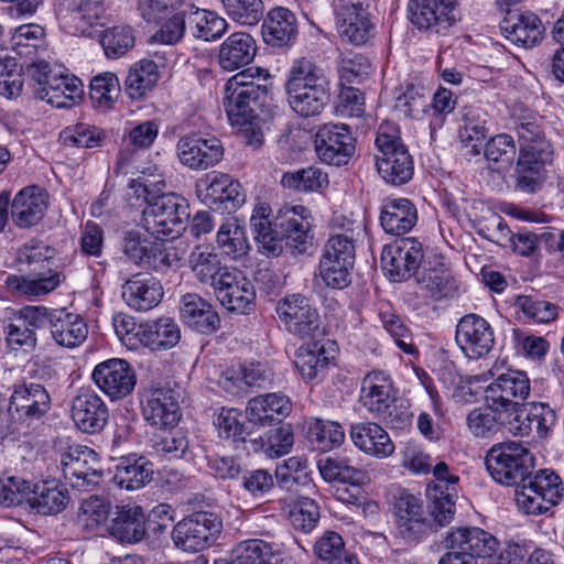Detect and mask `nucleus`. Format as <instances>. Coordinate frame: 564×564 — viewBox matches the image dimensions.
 Masks as SVG:
<instances>
[{
    "instance_id": "obj_1",
    "label": "nucleus",
    "mask_w": 564,
    "mask_h": 564,
    "mask_svg": "<svg viewBox=\"0 0 564 564\" xmlns=\"http://www.w3.org/2000/svg\"><path fill=\"white\" fill-rule=\"evenodd\" d=\"M272 76L265 68H247L234 75L225 86L224 108L243 142L253 150L263 144L259 111L270 99Z\"/></svg>"
},
{
    "instance_id": "obj_2",
    "label": "nucleus",
    "mask_w": 564,
    "mask_h": 564,
    "mask_svg": "<svg viewBox=\"0 0 564 564\" xmlns=\"http://www.w3.org/2000/svg\"><path fill=\"white\" fill-rule=\"evenodd\" d=\"M271 207L258 204L250 217L254 239L268 257H278L283 249L293 253H304L311 239V210L303 205H284L272 223Z\"/></svg>"
},
{
    "instance_id": "obj_3",
    "label": "nucleus",
    "mask_w": 564,
    "mask_h": 564,
    "mask_svg": "<svg viewBox=\"0 0 564 564\" xmlns=\"http://www.w3.org/2000/svg\"><path fill=\"white\" fill-rule=\"evenodd\" d=\"M284 87L289 106L303 118L318 116L330 98V82L311 57L293 61Z\"/></svg>"
},
{
    "instance_id": "obj_4",
    "label": "nucleus",
    "mask_w": 564,
    "mask_h": 564,
    "mask_svg": "<svg viewBox=\"0 0 564 564\" xmlns=\"http://www.w3.org/2000/svg\"><path fill=\"white\" fill-rule=\"evenodd\" d=\"M485 465L496 482L521 489L533 474L534 457L522 443L509 441L492 445Z\"/></svg>"
},
{
    "instance_id": "obj_5",
    "label": "nucleus",
    "mask_w": 564,
    "mask_h": 564,
    "mask_svg": "<svg viewBox=\"0 0 564 564\" xmlns=\"http://www.w3.org/2000/svg\"><path fill=\"white\" fill-rule=\"evenodd\" d=\"M376 145V169L382 180L392 185L408 183L414 173L413 158L398 134V130L389 124H381Z\"/></svg>"
},
{
    "instance_id": "obj_6",
    "label": "nucleus",
    "mask_w": 564,
    "mask_h": 564,
    "mask_svg": "<svg viewBox=\"0 0 564 564\" xmlns=\"http://www.w3.org/2000/svg\"><path fill=\"white\" fill-rule=\"evenodd\" d=\"M142 212L144 229L153 236L177 237L185 230L189 218L186 199L175 193L145 197Z\"/></svg>"
},
{
    "instance_id": "obj_7",
    "label": "nucleus",
    "mask_w": 564,
    "mask_h": 564,
    "mask_svg": "<svg viewBox=\"0 0 564 564\" xmlns=\"http://www.w3.org/2000/svg\"><path fill=\"white\" fill-rule=\"evenodd\" d=\"M563 491L560 476L553 470L542 469L532 474L521 489L516 490V501L527 514H543L561 502Z\"/></svg>"
},
{
    "instance_id": "obj_8",
    "label": "nucleus",
    "mask_w": 564,
    "mask_h": 564,
    "mask_svg": "<svg viewBox=\"0 0 564 564\" xmlns=\"http://www.w3.org/2000/svg\"><path fill=\"white\" fill-rule=\"evenodd\" d=\"M223 530L218 514L197 511L178 521L172 530V540L180 550L189 553L208 549Z\"/></svg>"
},
{
    "instance_id": "obj_9",
    "label": "nucleus",
    "mask_w": 564,
    "mask_h": 564,
    "mask_svg": "<svg viewBox=\"0 0 564 564\" xmlns=\"http://www.w3.org/2000/svg\"><path fill=\"white\" fill-rule=\"evenodd\" d=\"M51 409V397L39 383L15 386L8 404V425L11 431L29 427Z\"/></svg>"
},
{
    "instance_id": "obj_10",
    "label": "nucleus",
    "mask_w": 564,
    "mask_h": 564,
    "mask_svg": "<svg viewBox=\"0 0 564 564\" xmlns=\"http://www.w3.org/2000/svg\"><path fill=\"white\" fill-rule=\"evenodd\" d=\"M457 0H409L406 12L420 32L443 35L456 23Z\"/></svg>"
},
{
    "instance_id": "obj_11",
    "label": "nucleus",
    "mask_w": 564,
    "mask_h": 564,
    "mask_svg": "<svg viewBox=\"0 0 564 564\" xmlns=\"http://www.w3.org/2000/svg\"><path fill=\"white\" fill-rule=\"evenodd\" d=\"M275 312L285 329L299 338H315L322 334L319 313L302 294H291L281 299Z\"/></svg>"
},
{
    "instance_id": "obj_12",
    "label": "nucleus",
    "mask_w": 564,
    "mask_h": 564,
    "mask_svg": "<svg viewBox=\"0 0 564 564\" xmlns=\"http://www.w3.org/2000/svg\"><path fill=\"white\" fill-rule=\"evenodd\" d=\"M61 466L64 478L82 491L94 490L104 476L97 454L87 446L68 447L61 456Z\"/></svg>"
},
{
    "instance_id": "obj_13",
    "label": "nucleus",
    "mask_w": 564,
    "mask_h": 564,
    "mask_svg": "<svg viewBox=\"0 0 564 564\" xmlns=\"http://www.w3.org/2000/svg\"><path fill=\"white\" fill-rule=\"evenodd\" d=\"M318 159L335 166L346 165L356 151V139L345 123H326L318 128L314 139Z\"/></svg>"
},
{
    "instance_id": "obj_14",
    "label": "nucleus",
    "mask_w": 564,
    "mask_h": 564,
    "mask_svg": "<svg viewBox=\"0 0 564 564\" xmlns=\"http://www.w3.org/2000/svg\"><path fill=\"white\" fill-rule=\"evenodd\" d=\"M432 470L435 482L426 492L430 500L429 512L436 527H444L454 519L459 478L449 473L444 462L437 463Z\"/></svg>"
},
{
    "instance_id": "obj_15",
    "label": "nucleus",
    "mask_w": 564,
    "mask_h": 564,
    "mask_svg": "<svg viewBox=\"0 0 564 564\" xmlns=\"http://www.w3.org/2000/svg\"><path fill=\"white\" fill-rule=\"evenodd\" d=\"M424 258L422 243L415 238H402L386 246L381 253L382 269L393 282L409 280Z\"/></svg>"
},
{
    "instance_id": "obj_16",
    "label": "nucleus",
    "mask_w": 564,
    "mask_h": 564,
    "mask_svg": "<svg viewBox=\"0 0 564 564\" xmlns=\"http://www.w3.org/2000/svg\"><path fill=\"white\" fill-rule=\"evenodd\" d=\"M455 340L468 359L478 360L486 357L495 346V332L482 316L469 313L456 325Z\"/></svg>"
},
{
    "instance_id": "obj_17",
    "label": "nucleus",
    "mask_w": 564,
    "mask_h": 564,
    "mask_svg": "<svg viewBox=\"0 0 564 564\" xmlns=\"http://www.w3.org/2000/svg\"><path fill=\"white\" fill-rule=\"evenodd\" d=\"M91 379L112 401L131 394L137 383L133 367L127 360L119 358L99 362L93 370Z\"/></svg>"
},
{
    "instance_id": "obj_18",
    "label": "nucleus",
    "mask_w": 564,
    "mask_h": 564,
    "mask_svg": "<svg viewBox=\"0 0 564 564\" xmlns=\"http://www.w3.org/2000/svg\"><path fill=\"white\" fill-rule=\"evenodd\" d=\"M530 394V380L525 372L519 370H508L499 375L487 388L486 400H491L512 414L524 406V401Z\"/></svg>"
},
{
    "instance_id": "obj_19",
    "label": "nucleus",
    "mask_w": 564,
    "mask_h": 564,
    "mask_svg": "<svg viewBox=\"0 0 564 564\" xmlns=\"http://www.w3.org/2000/svg\"><path fill=\"white\" fill-rule=\"evenodd\" d=\"M196 194L206 206L231 210L245 202L241 185L228 174L212 172L196 182Z\"/></svg>"
},
{
    "instance_id": "obj_20",
    "label": "nucleus",
    "mask_w": 564,
    "mask_h": 564,
    "mask_svg": "<svg viewBox=\"0 0 564 564\" xmlns=\"http://www.w3.org/2000/svg\"><path fill=\"white\" fill-rule=\"evenodd\" d=\"M144 420L153 426L173 427L181 419L177 397L169 388L154 387L145 389L141 395Z\"/></svg>"
},
{
    "instance_id": "obj_21",
    "label": "nucleus",
    "mask_w": 564,
    "mask_h": 564,
    "mask_svg": "<svg viewBox=\"0 0 564 564\" xmlns=\"http://www.w3.org/2000/svg\"><path fill=\"white\" fill-rule=\"evenodd\" d=\"M367 9L364 0H339L336 8L338 32L354 45H362L373 35Z\"/></svg>"
},
{
    "instance_id": "obj_22",
    "label": "nucleus",
    "mask_w": 564,
    "mask_h": 564,
    "mask_svg": "<svg viewBox=\"0 0 564 564\" xmlns=\"http://www.w3.org/2000/svg\"><path fill=\"white\" fill-rule=\"evenodd\" d=\"M177 156L180 161L195 170H206L214 166L224 155V148L216 137L192 134L178 140Z\"/></svg>"
},
{
    "instance_id": "obj_23",
    "label": "nucleus",
    "mask_w": 564,
    "mask_h": 564,
    "mask_svg": "<svg viewBox=\"0 0 564 564\" xmlns=\"http://www.w3.org/2000/svg\"><path fill=\"white\" fill-rule=\"evenodd\" d=\"M360 402L377 416L392 423L391 406L394 402L392 395V381L383 371H371L361 381Z\"/></svg>"
},
{
    "instance_id": "obj_24",
    "label": "nucleus",
    "mask_w": 564,
    "mask_h": 564,
    "mask_svg": "<svg viewBox=\"0 0 564 564\" xmlns=\"http://www.w3.org/2000/svg\"><path fill=\"white\" fill-rule=\"evenodd\" d=\"M72 419L76 427L87 434L100 432L107 424L109 412L102 399L94 391H82L72 401Z\"/></svg>"
},
{
    "instance_id": "obj_25",
    "label": "nucleus",
    "mask_w": 564,
    "mask_h": 564,
    "mask_svg": "<svg viewBox=\"0 0 564 564\" xmlns=\"http://www.w3.org/2000/svg\"><path fill=\"white\" fill-rule=\"evenodd\" d=\"M48 207V194L40 186H28L21 189L11 204V218L19 228L36 226L44 217Z\"/></svg>"
},
{
    "instance_id": "obj_26",
    "label": "nucleus",
    "mask_w": 564,
    "mask_h": 564,
    "mask_svg": "<svg viewBox=\"0 0 564 564\" xmlns=\"http://www.w3.org/2000/svg\"><path fill=\"white\" fill-rule=\"evenodd\" d=\"M292 410L290 398L281 392L265 393L250 399L246 419L253 427H264L274 421L281 422Z\"/></svg>"
},
{
    "instance_id": "obj_27",
    "label": "nucleus",
    "mask_w": 564,
    "mask_h": 564,
    "mask_svg": "<svg viewBox=\"0 0 564 564\" xmlns=\"http://www.w3.org/2000/svg\"><path fill=\"white\" fill-rule=\"evenodd\" d=\"M500 30L511 43L529 48L543 39L544 26L540 18L532 12H511L500 23Z\"/></svg>"
},
{
    "instance_id": "obj_28",
    "label": "nucleus",
    "mask_w": 564,
    "mask_h": 564,
    "mask_svg": "<svg viewBox=\"0 0 564 564\" xmlns=\"http://www.w3.org/2000/svg\"><path fill=\"white\" fill-rule=\"evenodd\" d=\"M446 543L449 550H460L475 560L491 557L499 547L495 535L477 527L452 530Z\"/></svg>"
},
{
    "instance_id": "obj_29",
    "label": "nucleus",
    "mask_w": 564,
    "mask_h": 564,
    "mask_svg": "<svg viewBox=\"0 0 564 564\" xmlns=\"http://www.w3.org/2000/svg\"><path fill=\"white\" fill-rule=\"evenodd\" d=\"M163 297L161 282L144 273H137L122 285V299L135 311H149L155 307Z\"/></svg>"
},
{
    "instance_id": "obj_30",
    "label": "nucleus",
    "mask_w": 564,
    "mask_h": 564,
    "mask_svg": "<svg viewBox=\"0 0 564 564\" xmlns=\"http://www.w3.org/2000/svg\"><path fill=\"white\" fill-rule=\"evenodd\" d=\"M145 521L140 506H118L108 524V532L121 543H137L145 536Z\"/></svg>"
},
{
    "instance_id": "obj_31",
    "label": "nucleus",
    "mask_w": 564,
    "mask_h": 564,
    "mask_svg": "<svg viewBox=\"0 0 564 564\" xmlns=\"http://www.w3.org/2000/svg\"><path fill=\"white\" fill-rule=\"evenodd\" d=\"M182 322L200 334H212L220 326V318L213 306L195 293L182 296L180 305Z\"/></svg>"
},
{
    "instance_id": "obj_32",
    "label": "nucleus",
    "mask_w": 564,
    "mask_h": 564,
    "mask_svg": "<svg viewBox=\"0 0 564 564\" xmlns=\"http://www.w3.org/2000/svg\"><path fill=\"white\" fill-rule=\"evenodd\" d=\"M297 33V21L294 13L283 7L269 11L262 24L263 41L272 47L292 45Z\"/></svg>"
},
{
    "instance_id": "obj_33",
    "label": "nucleus",
    "mask_w": 564,
    "mask_h": 564,
    "mask_svg": "<svg viewBox=\"0 0 564 564\" xmlns=\"http://www.w3.org/2000/svg\"><path fill=\"white\" fill-rule=\"evenodd\" d=\"M256 52V41L249 33L235 32L221 43L218 64L224 70L234 72L251 63Z\"/></svg>"
},
{
    "instance_id": "obj_34",
    "label": "nucleus",
    "mask_w": 564,
    "mask_h": 564,
    "mask_svg": "<svg viewBox=\"0 0 564 564\" xmlns=\"http://www.w3.org/2000/svg\"><path fill=\"white\" fill-rule=\"evenodd\" d=\"M326 345L333 344L329 340L313 341L302 345L295 351L294 365L305 381H319L326 375L330 359H334V355H327Z\"/></svg>"
},
{
    "instance_id": "obj_35",
    "label": "nucleus",
    "mask_w": 564,
    "mask_h": 564,
    "mask_svg": "<svg viewBox=\"0 0 564 564\" xmlns=\"http://www.w3.org/2000/svg\"><path fill=\"white\" fill-rule=\"evenodd\" d=\"M350 437L360 451L377 458L389 457L394 452V444L389 434L377 423L351 425Z\"/></svg>"
},
{
    "instance_id": "obj_36",
    "label": "nucleus",
    "mask_w": 564,
    "mask_h": 564,
    "mask_svg": "<svg viewBox=\"0 0 564 564\" xmlns=\"http://www.w3.org/2000/svg\"><path fill=\"white\" fill-rule=\"evenodd\" d=\"M50 333L57 345L75 348L86 340L88 326L77 314L68 313L65 310H54Z\"/></svg>"
},
{
    "instance_id": "obj_37",
    "label": "nucleus",
    "mask_w": 564,
    "mask_h": 564,
    "mask_svg": "<svg viewBox=\"0 0 564 564\" xmlns=\"http://www.w3.org/2000/svg\"><path fill=\"white\" fill-rule=\"evenodd\" d=\"M514 416L491 400L486 405L474 409L467 416V426L476 437H488L509 427Z\"/></svg>"
},
{
    "instance_id": "obj_38",
    "label": "nucleus",
    "mask_w": 564,
    "mask_h": 564,
    "mask_svg": "<svg viewBox=\"0 0 564 564\" xmlns=\"http://www.w3.org/2000/svg\"><path fill=\"white\" fill-rule=\"evenodd\" d=\"M416 221V208L408 198H393L382 206L380 223L387 234L404 235L415 226Z\"/></svg>"
},
{
    "instance_id": "obj_39",
    "label": "nucleus",
    "mask_w": 564,
    "mask_h": 564,
    "mask_svg": "<svg viewBox=\"0 0 564 564\" xmlns=\"http://www.w3.org/2000/svg\"><path fill=\"white\" fill-rule=\"evenodd\" d=\"M135 338L153 350L167 349L178 343L181 332L173 319L164 317L140 324L135 330Z\"/></svg>"
},
{
    "instance_id": "obj_40",
    "label": "nucleus",
    "mask_w": 564,
    "mask_h": 564,
    "mask_svg": "<svg viewBox=\"0 0 564 564\" xmlns=\"http://www.w3.org/2000/svg\"><path fill=\"white\" fill-rule=\"evenodd\" d=\"M69 501L67 489L55 480H43L31 485L29 502L41 514H55L64 510Z\"/></svg>"
},
{
    "instance_id": "obj_41",
    "label": "nucleus",
    "mask_w": 564,
    "mask_h": 564,
    "mask_svg": "<svg viewBox=\"0 0 564 564\" xmlns=\"http://www.w3.org/2000/svg\"><path fill=\"white\" fill-rule=\"evenodd\" d=\"M153 475V465L144 456L121 457L116 466L113 480L127 490H135L148 484Z\"/></svg>"
},
{
    "instance_id": "obj_42",
    "label": "nucleus",
    "mask_w": 564,
    "mask_h": 564,
    "mask_svg": "<svg viewBox=\"0 0 564 564\" xmlns=\"http://www.w3.org/2000/svg\"><path fill=\"white\" fill-rule=\"evenodd\" d=\"M105 7L99 0H80L65 21L67 32L73 35L90 36L95 26L102 25Z\"/></svg>"
},
{
    "instance_id": "obj_43",
    "label": "nucleus",
    "mask_w": 564,
    "mask_h": 564,
    "mask_svg": "<svg viewBox=\"0 0 564 564\" xmlns=\"http://www.w3.org/2000/svg\"><path fill=\"white\" fill-rule=\"evenodd\" d=\"M42 98L56 108H68L83 94V83L76 76L55 74L48 80V87L42 88Z\"/></svg>"
},
{
    "instance_id": "obj_44",
    "label": "nucleus",
    "mask_w": 564,
    "mask_h": 564,
    "mask_svg": "<svg viewBox=\"0 0 564 564\" xmlns=\"http://www.w3.org/2000/svg\"><path fill=\"white\" fill-rule=\"evenodd\" d=\"M216 242L220 251L234 260L242 258L250 249L246 229L237 218H229L221 224L217 231Z\"/></svg>"
},
{
    "instance_id": "obj_45",
    "label": "nucleus",
    "mask_w": 564,
    "mask_h": 564,
    "mask_svg": "<svg viewBox=\"0 0 564 564\" xmlns=\"http://www.w3.org/2000/svg\"><path fill=\"white\" fill-rule=\"evenodd\" d=\"M294 444V436L291 425L281 426L269 431L265 437L259 435L250 438L249 445L245 446L247 451L264 452L270 457H280L290 452Z\"/></svg>"
},
{
    "instance_id": "obj_46",
    "label": "nucleus",
    "mask_w": 564,
    "mask_h": 564,
    "mask_svg": "<svg viewBox=\"0 0 564 564\" xmlns=\"http://www.w3.org/2000/svg\"><path fill=\"white\" fill-rule=\"evenodd\" d=\"M158 80V65L153 61L142 59L129 68L124 90L130 98L138 99L152 90Z\"/></svg>"
},
{
    "instance_id": "obj_47",
    "label": "nucleus",
    "mask_w": 564,
    "mask_h": 564,
    "mask_svg": "<svg viewBox=\"0 0 564 564\" xmlns=\"http://www.w3.org/2000/svg\"><path fill=\"white\" fill-rule=\"evenodd\" d=\"M61 283L59 274L50 272L48 275H40L36 279L10 274L6 279V285L15 295L37 297L54 291Z\"/></svg>"
},
{
    "instance_id": "obj_48",
    "label": "nucleus",
    "mask_w": 564,
    "mask_h": 564,
    "mask_svg": "<svg viewBox=\"0 0 564 564\" xmlns=\"http://www.w3.org/2000/svg\"><path fill=\"white\" fill-rule=\"evenodd\" d=\"M187 22L192 35L206 42L219 39L228 26L227 21L216 12L198 8L189 13Z\"/></svg>"
},
{
    "instance_id": "obj_49",
    "label": "nucleus",
    "mask_w": 564,
    "mask_h": 564,
    "mask_svg": "<svg viewBox=\"0 0 564 564\" xmlns=\"http://www.w3.org/2000/svg\"><path fill=\"white\" fill-rule=\"evenodd\" d=\"M517 148L512 137L498 134L491 138L485 145L484 155L488 167L497 173L507 171L513 163Z\"/></svg>"
},
{
    "instance_id": "obj_50",
    "label": "nucleus",
    "mask_w": 564,
    "mask_h": 564,
    "mask_svg": "<svg viewBox=\"0 0 564 564\" xmlns=\"http://www.w3.org/2000/svg\"><path fill=\"white\" fill-rule=\"evenodd\" d=\"M11 45L19 56L32 58L39 51L45 50V31L34 23L20 25L14 30Z\"/></svg>"
},
{
    "instance_id": "obj_51",
    "label": "nucleus",
    "mask_w": 564,
    "mask_h": 564,
    "mask_svg": "<svg viewBox=\"0 0 564 564\" xmlns=\"http://www.w3.org/2000/svg\"><path fill=\"white\" fill-rule=\"evenodd\" d=\"M158 134L159 124L154 120L143 121L132 127L123 137L122 143L126 149L119 153V163L121 165L128 163L135 150L149 149Z\"/></svg>"
},
{
    "instance_id": "obj_52",
    "label": "nucleus",
    "mask_w": 564,
    "mask_h": 564,
    "mask_svg": "<svg viewBox=\"0 0 564 564\" xmlns=\"http://www.w3.org/2000/svg\"><path fill=\"white\" fill-rule=\"evenodd\" d=\"M282 187L296 192H317L328 185V176L317 167H306L282 175Z\"/></svg>"
},
{
    "instance_id": "obj_53",
    "label": "nucleus",
    "mask_w": 564,
    "mask_h": 564,
    "mask_svg": "<svg viewBox=\"0 0 564 564\" xmlns=\"http://www.w3.org/2000/svg\"><path fill=\"white\" fill-rule=\"evenodd\" d=\"M189 265L196 279L203 284H212L226 267L219 256L207 247L198 246L189 254Z\"/></svg>"
},
{
    "instance_id": "obj_54",
    "label": "nucleus",
    "mask_w": 564,
    "mask_h": 564,
    "mask_svg": "<svg viewBox=\"0 0 564 564\" xmlns=\"http://www.w3.org/2000/svg\"><path fill=\"white\" fill-rule=\"evenodd\" d=\"M239 416L240 414L236 409L223 408L215 420V425L221 437L234 442H242L247 446L250 438H253V426L248 422L241 423Z\"/></svg>"
},
{
    "instance_id": "obj_55",
    "label": "nucleus",
    "mask_w": 564,
    "mask_h": 564,
    "mask_svg": "<svg viewBox=\"0 0 564 564\" xmlns=\"http://www.w3.org/2000/svg\"><path fill=\"white\" fill-rule=\"evenodd\" d=\"M274 552L263 540H247L235 546L231 552L232 564H274Z\"/></svg>"
},
{
    "instance_id": "obj_56",
    "label": "nucleus",
    "mask_w": 564,
    "mask_h": 564,
    "mask_svg": "<svg viewBox=\"0 0 564 564\" xmlns=\"http://www.w3.org/2000/svg\"><path fill=\"white\" fill-rule=\"evenodd\" d=\"M220 2L229 19L240 25L253 26L263 18L262 0H220Z\"/></svg>"
},
{
    "instance_id": "obj_57",
    "label": "nucleus",
    "mask_w": 564,
    "mask_h": 564,
    "mask_svg": "<svg viewBox=\"0 0 564 564\" xmlns=\"http://www.w3.org/2000/svg\"><path fill=\"white\" fill-rule=\"evenodd\" d=\"M308 436L319 449L329 451L341 445L345 432L338 422L315 417L308 423Z\"/></svg>"
},
{
    "instance_id": "obj_58",
    "label": "nucleus",
    "mask_w": 564,
    "mask_h": 564,
    "mask_svg": "<svg viewBox=\"0 0 564 564\" xmlns=\"http://www.w3.org/2000/svg\"><path fill=\"white\" fill-rule=\"evenodd\" d=\"M256 291L252 282L246 276L229 292H220V304L229 312L248 314L254 306Z\"/></svg>"
},
{
    "instance_id": "obj_59",
    "label": "nucleus",
    "mask_w": 564,
    "mask_h": 564,
    "mask_svg": "<svg viewBox=\"0 0 564 564\" xmlns=\"http://www.w3.org/2000/svg\"><path fill=\"white\" fill-rule=\"evenodd\" d=\"M416 281L420 289L426 291L434 300L447 296L455 289L454 279L449 270L444 267L425 270Z\"/></svg>"
},
{
    "instance_id": "obj_60",
    "label": "nucleus",
    "mask_w": 564,
    "mask_h": 564,
    "mask_svg": "<svg viewBox=\"0 0 564 564\" xmlns=\"http://www.w3.org/2000/svg\"><path fill=\"white\" fill-rule=\"evenodd\" d=\"M352 267L354 262L322 256L319 260V275L327 286L343 290L350 284Z\"/></svg>"
},
{
    "instance_id": "obj_61",
    "label": "nucleus",
    "mask_w": 564,
    "mask_h": 564,
    "mask_svg": "<svg viewBox=\"0 0 564 564\" xmlns=\"http://www.w3.org/2000/svg\"><path fill=\"white\" fill-rule=\"evenodd\" d=\"M23 73L14 57H0V95L7 99L18 98L23 90Z\"/></svg>"
},
{
    "instance_id": "obj_62",
    "label": "nucleus",
    "mask_w": 564,
    "mask_h": 564,
    "mask_svg": "<svg viewBox=\"0 0 564 564\" xmlns=\"http://www.w3.org/2000/svg\"><path fill=\"white\" fill-rule=\"evenodd\" d=\"M180 261L175 250L167 247L162 240L152 241L148 247L141 268L163 273L180 268Z\"/></svg>"
},
{
    "instance_id": "obj_63",
    "label": "nucleus",
    "mask_w": 564,
    "mask_h": 564,
    "mask_svg": "<svg viewBox=\"0 0 564 564\" xmlns=\"http://www.w3.org/2000/svg\"><path fill=\"white\" fill-rule=\"evenodd\" d=\"M152 448L170 458H183L189 449V441L183 431L155 433L151 438Z\"/></svg>"
},
{
    "instance_id": "obj_64",
    "label": "nucleus",
    "mask_w": 564,
    "mask_h": 564,
    "mask_svg": "<svg viewBox=\"0 0 564 564\" xmlns=\"http://www.w3.org/2000/svg\"><path fill=\"white\" fill-rule=\"evenodd\" d=\"M319 507L307 497L300 498L289 512V520L296 531L312 532L319 521Z\"/></svg>"
}]
</instances>
